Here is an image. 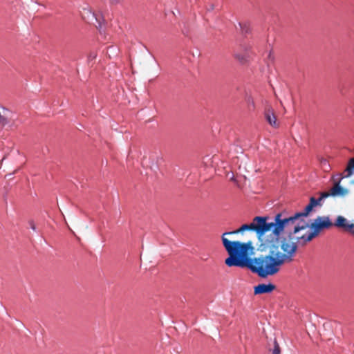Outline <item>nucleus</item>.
I'll use <instances>...</instances> for the list:
<instances>
[{"mask_svg":"<svg viewBox=\"0 0 354 354\" xmlns=\"http://www.w3.org/2000/svg\"><path fill=\"white\" fill-rule=\"evenodd\" d=\"M29 225H30V227L31 229H32L33 230H36V227H35V225L34 224L33 221H30Z\"/></svg>","mask_w":354,"mask_h":354,"instance_id":"nucleus-15","label":"nucleus"},{"mask_svg":"<svg viewBox=\"0 0 354 354\" xmlns=\"http://www.w3.org/2000/svg\"><path fill=\"white\" fill-rule=\"evenodd\" d=\"M265 118L270 125L274 128L279 127V124L277 123V118L273 109L271 106H267L264 112Z\"/></svg>","mask_w":354,"mask_h":354,"instance_id":"nucleus-8","label":"nucleus"},{"mask_svg":"<svg viewBox=\"0 0 354 354\" xmlns=\"http://www.w3.org/2000/svg\"><path fill=\"white\" fill-rule=\"evenodd\" d=\"M84 20L93 24L101 32L104 19L100 13H95L90 8H84L82 12Z\"/></svg>","mask_w":354,"mask_h":354,"instance_id":"nucleus-5","label":"nucleus"},{"mask_svg":"<svg viewBox=\"0 0 354 354\" xmlns=\"http://www.w3.org/2000/svg\"><path fill=\"white\" fill-rule=\"evenodd\" d=\"M303 216H301L302 218ZM300 217L296 221L295 224L306 225V228L301 230L296 234L295 239L297 240L299 244L302 245L310 241L313 238L317 236L323 230L329 229L333 226V223L330 221L328 216H318L315 219L314 222L309 226L307 223L301 220L299 221Z\"/></svg>","mask_w":354,"mask_h":354,"instance_id":"nucleus-3","label":"nucleus"},{"mask_svg":"<svg viewBox=\"0 0 354 354\" xmlns=\"http://www.w3.org/2000/svg\"><path fill=\"white\" fill-rule=\"evenodd\" d=\"M353 169H354V158H351L349 160V162H348L347 167L344 170L345 174L344 175L339 174L340 180H342L344 178H348V177H350L353 174Z\"/></svg>","mask_w":354,"mask_h":354,"instance_id":"nucleus-10","label":"nucleus"},{"mask_svg":"<svg viewBox=\"0 0 354 354\" xmlns=\"http://www.w3.org/2000/svg\"><path fill=\"white\" fill-rule=\"evenodd\" d=\"M246 102L248 104V107L250 111H254L255 109V104L253 98L251 96H248L246 97Z\"/></svg>","mask_w":354,"mask_h":354,"instance_id":"nucleus-13","label":"nucleus"},{"mask_svg":"<svg viewBox=\"0 0 354 354\" xmlns=\"http://www.w3.org/2000/svg\"><path fill=\"white\" fill-rule=\"evenodd\" d=\"M276 289V286L272 283H260L254 288V295L270 293Z\"/></svg>","mask_w":354,"mask_h":354,"instance_id":"nucleus-9","label":"nucleus"},{"mask_svg":"<svg viewBox=\"0 0 354 354\" xmlns=\"http://www.w3.org/2000/svg\"><path fill=\"white\" fill-rule=\"evenodd\" d=\"M340 181L341 180L339 178L337 181L334 183L333 187L330 188L328 192H322L319 198L316 199L314 197H311L310 198L309 204L306 205L304 211L301 212H297L294 214V218L296 219V221L301 216H307L313 210V207L316 206H322V201L329 196L344 197L346 196L348 194V190L340 185Z\"/></svg>","mask_w":354,"mask_h":354,"instance_id":"nucleus-4","label":"nucleus"},{"mask_svg":"<svg viewBox=\"0 0 354 354\" xmlns=\"http://www.w3.org/2000/svg\"><path fill=\"white\" fill-rule=\"evenodd\" d=\"M111 4H118L120 3L121 0H109Z\"/></svg>","mask_w":354,"mask_h":354,"instance_id":"nucleus-16","label":"nucleus"},{"mask_svg":"<svg viewBox=\"0 0 354 354\" xmlns=\"http://www.w3.org/2000/svg\"><path fill=\"white\" fill-rule=\"evenodd\" d=\"M306 227L305 223H294L288 230H283L282 224H279L272 232V236L260 243L261 251L268 253L253 258L251 256L254 254V247L252 241L241 243L224 239L223 246L229 254L225 263L229 267L246 268L261 278L274 276L285 263L293 261L297 243L292 235Z\"/></svg>","mask_w":354,"mask_h":354,"instance_id":"nucleus-1","label":"nucleus"},{"mask_svg":"<svg viewBox=\"0 0 354 354\" xmlns=\"http://www.w3.org/2000/svg\"><path fill=\"white\" fill-rule=\"evenodd\" d=\"M333 224L336 227L354 235V223H350V221L344 216H338L335 223Z\"/></svg>","mask_w":354,"mask_h":354,"instance_id":"nucleus-7","label":"nucleus"},{"mask_svg":"<svg viewBox=\"0 0 354 354\" xmlns=\"http://www.w3.org/2000/svg\"><path fill=\"white\" fill-rule=\"evenodd\" d=\"M234 55L235 59H237L241 64H246L251 58V48L247 45H241L240 46L239 50L234 53Z\"/></svg>","mask_w":354,"mask_h":354,"instance_id":"nucleus-6","label":"nucleus"},{"mask_svg":"<svg viewBox=\"0 0 354 354\" xmlns=\"http://www.w3.org/2000/svg\"><path fill=\"white\" fill-rule=\"evenodd\" d=\"M239 25L240 26V28H241L243 34H247V33L250 32V26L248 23H245V22L239 23Z\"/></svg>","mask_w":354,"mask_h":354,"instance_id":"nucleus-12","label":"nucleus"},{"mask_svg":"<svg viewBox=\"0 0 354 354\" xmlns=\"http://www.w3.org/2000/svg\"><path fill=\"white\" fill-rule=\"evenodd\" d=\"M268 349L272 353V354L281 353V348L276 339H274L273 340L272 348H271L270 345H269Z\"/></svg>","mask_w":354,"mask_h":354,"instance_id":"nucleus-11","label":"nucleus"},{"mask_svg":"<svg viewBox=\"0 0 354 354\" xmlns=\"http://www.w3.org/2000/svg\"><path fill=\"white\" fill-rule=\"evenodd\" d=\"M268 220L267 216H255L251 223L244 224L236 230L223 233L222 241L223 242L224 239H227L225 237L226 235L239 234L245 230H252L256 232L261 243L272 236V232L279 224H282L283 230H288L289 226L296 222L294 215L290 217H283L281 213L277 214L273 221L268 222Z\"/></svg>","mask_w":354,"mask_h":354,"instance_id":"nucleus-2","label":"nucleus"},{"mask_svg":"<svg viewBox=\"0 0 354 354\" xmlns=\"http://www.w3.org/2000/svg\"><path fill=\"white\" fill-rule=\"evenodd\" d=\"M96 56H97L96 53H95L92 52V53H91L88 55V60H89V61H91V60H93V59H95V57H96Z\"/></svg>","mask_w":354,"mask_h":354,"instance_id":"nucleus-14","label":"nucleus"}]
</instances>
